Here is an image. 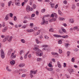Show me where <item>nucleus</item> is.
Segmentation results:
<instances>
[{
  "mask_svg": "<svg viewBox=\"0 0 79 79\" xmlns=\"http://www.w3.org/2000/svg\"><path fill=\"white\" fill-rule=\"evenodd\" d=\"M33 50L37 52H35V53L36 55L38 56H42L43 55V53H42L41 51L39 49V48H33Z\"/></svg>",
  "mask_w": 79,
  "mask_h": 79,
  "instance_id": "1",
  "label": "nucleus"
},
{
  "mask_svg": "<svg viewBox=\"0 0 79 79\" xmlns=\"http://www.w3.org/2000/svg\"><path fill=\"white\" fill-rule=\"evenodd\" d=\"M50 16V15H45L44 17L42 18V21L41 23V25H44L45 23L46 24H48V21H46L45 20V19L44 18V17H49Z\"/></svg>",
  "mask_w": 79,
  "mask_h": 79,
  "instance_id": "2",
  "label": "nucleus"
},
{
  "mask_svg": "<svg viewBox=\"0 0 79 79\" xmlns=\"http://www.w3.org/2000/svg\"><path fill=\"white\" fill-rule=\"evenodd\" d=\"M1 56L2 59H4L5 58V52L3 49H1Z\"/></svg>",
  "mask_w": 79,
  "mask_h": 79,
  "instance_id": "3",
  "label": "nucleus"
},
{
  "mask_svg": "<svg viewBox=\"0 0 79 79\" xmlns=\"http://www.w3.org/2000/svg\"><path fill=\"white\" fill-rule=\"evenodd\" d=\"M36 73H37V70H35L34 71H32V70L30 71V75L31 78H32V77H33V75H32V73L34 74H35Z\"/></svg>",
  "mask_w": 79,
  "mask_h": 79,
  "instance_id": "4",
  "label": "nucleus"
},
{
  "mask_svg": "<svg viewBox=\"0 0 79 79\" xmlns=\"http://www.w3.org/2000/svg\"><path fill=\"white\" fill-rule=\"evenodd\" d=\"M14 54H15V53H12L11 54V57L12 58H16V55H14Z\"/></svg>",
  "mask_w": 79,
  "mask_h": 79,
  "instance_id": "5",
  "label": "nucleus"
},
{
  "mask_svg": "<svg viewBox=\"0 0 79 79\" xmlns=\"http://www.w3.org/2000/svg\"><path fill=\"white\" fill-rule=\"evenodd\" d=\"M8 38H9V36H7L4 39H3V42H6L8 39Z\"/></svg>",
  "mask_w": 79,
  "mask_h": 79,
  "instance_id": "6",
  "label": "nucleus"
},
{
  "mask_svg": "<svg viewBox=\"0 0 79 79\" xmlns=\"http://www.w3.org/2000/svg\"><path fill=\"white\" fill-rule=\"evenodd\" d=\"M57 64L59 68H61V64H60V62L57 61Z\"/></svg>",
  "mask_w": 79,
  "mask_h": 79,
  "instance_id": "7",
  "label": "nucleus"
},
{
  "mask_svg": "<svg viewBox=\"0 0 79 79\" xmlns=\"http://www.w3.org/2000/svg\"><path fill=\"white\" fill-rule=\"evenodd\" d=\"M7 29H8L7 27H6L2 30V32H5L6 31Z\"/></svg>",
  "mask_w": 79,
  "mask_h": 79,
  "instance_id": "8",
  "label": "nucleus"
},
{
  "mask_svg": "<svg viewBox=\"0 0 79 79\" xmlns=\"http://www.w3.org/2000/svg\"><path fill=\"white\" fill-rule=\"evenodd\" d=\"M53 35L54 37H61V36L58 35L54 34Z\"/></svg>",
  "mask_w": 79,
  "mask_h": 79,
  "instance_id": "9",
  "label": "nucleus"
},
{
  "mask_svg": "<svg viewBox=\"0 0 79 79\" xmlns=\"http://www.w3.org/2000/svg\"><path fill=\"white\" fill-rule=\"evenodd\" d=\"M12 51V50L11 49H10L8 52V56H10V55L11 54V52Z\"/></svg>",
  "mask_w": 79,
  "mask_h": 79,
  "instance_id": "10",
  "label": "nucleus"
},
{
  "mask_svg": "<svg viewBox=\"0 0 79 79\" xmlns=\"http://www.w3.org/2000/svg\"><path fill=\"white\" fill-rule=\"evenodd\" d=\"M28 1V0H24V2H22V6H24V4H25V2H25L26 3Z\"/></svg>",
  "mask_w": 79,
  "mask_h": 79,
  "instance_id": "11",
  "label": "nucleus"
},
{
  "mask_svg": "<svg viewBox=\"0 0 79 79\" xmlns=\"http://www.w3.org/2000/svg\"><path fill=\"white\" fill-rule=\"evenodd\" d=\"M24 53V50H21L19 52V54L21 56L22 54H23V53Z\"/></svg>",
  "mask_w": 79,
  "mask_h": 79,
  "instance_id": "12",
  "label": "nucleus"
},
{
  "mask_svg": "<svg viewBox=\"0 0 79 79\" xmlns=\"http://www.w3.org/2000/svg\"><path fill=\"white\" fill-rule=\"evenodd\" d=\"M25 66V64H22L20 65H19V66L20 68H23Z\"/></svg>",
  "mask_w": 79,
  "mask_h": 79,
  "instance_id": "13",
  "label": "nucleus"
},
{
  "mask_svg": "<svg viewBox=\"0 0 79 79\" xmlns=\"http://www.w3.org/2000/svg\"><path fill=\"white\" fill-rule=\"evenodd\" d=\"M15 63V61L14 60H12L10 61V64L11 65H13Z\"/></svg>",
  "mask_w": 79,
  "mask_h": 79,
  "instance_id": "14",
  "label": "nucleus"
},
{
  "mask_svg": "<svg viewBox=\"0 0 79 79\" xmlns=\"http://www.w3.org/2000/svg\"><path fill=\"white\" fill-rule=\"evenodd\" d=\"M69 22L70 23H74V19H70Z\"/></svg>",
  "mask_w": 79,
  "mask_h": 79,
  "instance_id": "15",
  "label": "nucleus"
},
{
  "mask_svg": "<svg viewBox=\"0 0 79 79\" xmlns=\"http://www.w3.org/2000/svg\"><path fill=\"white\" fill-rule=\"evenodd\" d=\"M50 5H51V6L52 8H53L54 6H55V4H52V2H50Z\"/></svg>",
  "mask_w": 79,
  "mask_h": 79,
  "instance_id": "16",
  "label": "nucleus"
},
{
  "mask_svg": "<svg viewBox=\"0 0 79 79\" xmlns=\"http://www.w3.org/2000/svg\"><path fill=\"white\" fill-rule=\"evenodd\" d=\"M27 31L28 32H33L34 31V30L33 29H31L30 30H27Z\"/></svg>",
  "mask_w": 79,
  "mask_h": 79,
  "instance_id": "17",
  "label": "nucleus"
},
{
  "mask_svg": "<svg viewBox=\"0 0 79 79\" xmlns=\"http://www.w3.org/2000/svg\"><path fill=\"white\" fill-rule=\"evenodd\" d=\"M68 37H69V36L68 35L61 36V37H62L63 38H64V39H65V38L66 39L67 38H68Z\"/></svg>",
  "mask_w": 79,
  "mask_h": 79,
  "instance_id": "18",
  "label": "nucleus"
},
{
  "mask_svg": "<svg viewBox=\"0 0 79 79\" xmlns=\"http://www.w3.org/2000/svg\"><path fill=\"white\" fill-rule=\"evenodd\" d=\"M47 69L48 70V71H52L53 70V68H48Z\"/></svg>",
  "mask_w": 79,
  "mask_h": 79,
  "instance_id": "19",
  "label": "nucleus"
},
{
  "mask_svg": "<svg viewBox=\"0 0 79 79\" xmlns=\"http://www.w3.org/2000/svg\"><path fill=\"white\" fill-rule=\"evenodd\" d=\"M12 39H13V37L12 36H10V37L9 38V39L8 40V42H11V40H12Z\"/></svg>",
  "mask_w": 79,
  "mask_h": 79,
  "instance_id": "20",
  "label": "nucleus"
},
{
  "mask_svg": "<svg viewBox=\"0 0 79 79\" xmlns=\"http://www.w3.org/2000/svg\"><path fill=\"white\" fill-rule=\"evenodd\" d=\"M9 18H8V15H6V17L5 18V21H7L8 20Z\"/></svg>",
  "mask_w": 79,
  "mask_h": 79,
  "instance_id": "21",
  "label": "nucleus"
},
{
  "mask_svg": "<svg viewBox=\"0 0 79 79\" xmlns=\"http://www.w3.org/2000/svg\"><path fill=\"white\" fill-rule=\"evenodd\" d=\"M65 45L66 47H69V46H70V44H69L68 43H65Z\"/></svg>",
  "mask_w": 79,
  "mask_h": 79,
  "instance_id": "22",
  "label": "nucleus"
},
{
  "mask_svg": "<svg viewBox=\"0 0 79 79\" xmlns=\"http://www.w3.org/2000/svg\"><path fill=\"white\" fill-rule=\"evenodd\" d=\"M15 5L17 6H21V4L19 2H16Z\"/></svg>",
  "mask_w": 79,
  "mask_h": 79,
  "instance_id": "23",
  "label": "nucleus"
},
{
  "mask_svg": "<svg viewBox=\"0 0 79 79\" xmlns=\"http://www.w3.org/2000/svg\"><path fill=\"white\" fill-rule=\"evenodd\" d=\"M30 8V6H27L26 7L27 11H29V10Z\"/></svg>",
  "mask_w": 79,
  "mask_h": 79,
  "instance_id": "24",
  "label": "nucleus"
},
{
  "mask_svg": "<svg viewBox=\"0 0 79 79\" xmlns=\"http://www.w3.org/2000/svg\"><path fill=\"white\" fill-rule=\"evenodd\" d=\"M49 32H53V28H50L49 30Z\"/></svg>",
  "mask_w": 79,
  "mask_h": 79,
  "instance_id": "25",
  "label": "nucleus"
},
{
  "mask_svg": "<svg viewBox=\"0 0 79 79\" xmlns=\"http://www.w3.org/2000/svg\"><path fill=\"white\" fill-rule=\"evenodd\" d=\"M6 69L7 70V71L10 72L11 71V70L9 69H8V67H6Z\"/></svg>",
  "mask_w": 79,
  "mask_h": 79,
  "instance_id": "26",
  "label": "nucleus"
},
{
  "mask_svg": "<svg viewBox=\"0 0 79 79\" xmlns=\"http://www.w3.org/2000/svg\"><path fill=\"white\" fill-rule=\"evenodd\" d=\"M12 3V1H10L8 2V6H10L11 5V3Z\"/></svg>",
  "mask_w": 79,
  "mask_h": 79,
  "instance_id": "27",
  "label": "nucleus"
},
{
  "mask_svg": "<svg viewBox=\"0 0 79 79\" xmlns=\"http://www.w3.org/2000/svg\"><path fill=\"white\" fill-rule=\"evenodd\" d=\"M32 7L33 9H35L36 7V5L33 4Z\"/></svg>",
  "mask_w": 79,
  "mask_h": 79,
  "instance_id": "28",
  "label": "nucleus"
},
{
  "mask_svg": "<svg viewBox=\"0 0 79 79\" xmlns=\"http://www.w3.org/2000/svg\"><path fill=\"white\" fill-rule=\"evenodd\" d=\"M41 60H42V59L41 58H38L37 59V61H41Z\"/></svg>",
  "mask_w": 79,
  "mask_h": 79,
  "instance_id": "29",
  "label": "nucleus"
},
{
  "mask_svg": "<svg viewBox=\"0 0 79 79\" xmlns=\"http://www.w3.org/2000/svg\"><path fill=\"white\" fill-rule=\"evenodd\" d=\"M21 42H22V43H23V44L25 43V40H24L22 39H21Z\"/></svg>",
  "mask_w": 79,
  "mask_h": 79,
  "instance_id": "30",
  "label": "nucleus"
},
{
  "mask_svg": "<svg viewBox=\"0 0 79 79\" xmlns=\"http://www.w3.org/2000/svg\"><path fill=\"white\" fill-rule=\"evenodd\" d=\"M70 53H71V52H70L68 51L67 52V56H69Z\"/></svg>",
  "mask_w": 79,
  "mask_h": 79,
  "instance_id": "31",
  "label": "nucleus"
},
{
  "mask_svg": "<svg viewBox=\"0 0 79 79\" xmlns=\"http://www.w3.org/2000/svg\"><path fill=\"white\" fill-rule=\"evenodd\" d=\"M36 43H37V44H39V40H38V39H36Z\"/></svg>",
  "mask_w": 79,
  "mask_h": 79,
  "instance_id": "32",
  "label": "nucleus"
},
{
  "mask_svg": "<svg viewBox=\"0 0 79 79\" xmlns=\"http://www.w3.org/2000/svg\"><path fill=\"white\" fill-rule=\"evenodd\" d=\"M45 11V9L44 8L41 10L42 13H44Z\"/></svg>",
  "mask_w": 79,
  "mask_h": 79,
  "instance_id": "33",
  "label": "nucleus"
},
{
  "mask_svg": "<svg viewBox=\"0 0 79 79\" xmlns=\"http://www.w3.org/2000/svg\"><path fill=\"white\" fill-rule=\"evenodd\" d=\"M42 47H48V45H44L42 46Z\"/></svg>",
  "mask_w": 79,
  "mask_h": 79,
  "instance_id": "34",
  "label": "nucleus"
},
{
  "mask_svg": "<svg viewBox=\"0 0 79 79\" xmlns=\"http://www.w3.org/2000/svg\"><path fill=\"white\" fill-rule=\"evenodd\" d=\"M58 13L59 15H61V12L60 10H58Z\"/></svg>",
  "mask_w": 79,
  "mask_h": 79,
  "instance_id": "35",
  "label": "nucleus"
},
{
  "mask_svg": "<svg viewBox=\"0 0 79 79\" xmlns=\"http://www.w3.org/2000/svg\"><path fill=\"white\" fill-rule=\"evenodd\" d=\"M71 61L72 62H74V61H75V59L74 57H73L71 59Z\"/></svg>",
  "mask_w": 79,
  "mask_h": 79,
  "instance_id": "36",
  "label": "nucleus"
},
{
  "mask_svg": "<svg viewBox=\"0 0 79 79\" xmlns=\"http://www.w3.org/2000/svg\"><path fill=\"white\" fill-rule=\"evenodd\" d=\"M54 16L56 18H58V15H57V14L55 13L54 14Z\"/></svg>",
  "mask_w": 79,
  "mask_h": 79,
  "instance_id": "37",
  "label": "nucleus"
},
{
  "mask_svg": "<svg viewBox=\"0 0 79 79\" xmlns=\"http://www.w3.org/2000/svg\"><path fill=\"white\" fill-rule=\"evenodd\" d=\"M62 31H63V32H64L65 33V32H66V30L64 28L62 29Z\"/></svg>",
  "mask_w": 79,
  "mask_h": 79,
  "instance_id": "38",
  "label": "nucleus"
},
{
  "mask_svg": "<svg viewBox=\"0 0 79 79\" xmlns=\"http://www.w3.org/2000/svg\"><path fill=\"white\" fill-rule=\"evenodd\" d=\"M58 44H62V41L61 40H60L59 41Z\"/></svg>",
  "mask_w": 79,
  "mask_h": 79,
  "instance_id": "39",
  "label": "nucleus"
},
{
  "mask_svg": "<svg viewBox=\"0 0 79 79\" xmlns=\"http://www.w3.org/2000/svg\"><path fill=\"white\" fill-rule=\"evenodd\" d=\"M44 38L45 39H48V38H49V37H48V36L47 35L45 36Z\"/></svg>",
  "mask_w": 79,
  "mask_h": 79,
  "instance_id": "40",
  "label": "nucleus"
},
{
  "mask_svg": "<svg viewBox=\"0 0 79 79\" xmlns=\"http://www.w3.org/2000/svg\"><path fill=\"white\" fill-rule=\"evenodd\" d=\"M60 20H62V21H64V18L62 17L60 18Z\"/></svg>",
  "mask_w": 79,
  "mask_h": 79,
  "instance_id": "41",
  "label": "nucleus"
},
{
  "mask_svg": "<svg viewBox=\"0 0 79 79\" xmlns=\"http://www.w3.org/2000/svg\"><path fill=\"white\" fill-rule=\"evenodd\" d=\"M52 21H56V18H54L52 19Z\"/></svg>",
  "mask_w": 79,
  "mask_h": 79,
  "instance_id": "42",
  "label": "nucleus"
},
{
  "mask_svg": "<svg viewBox=\"0 0 79 79\" xmlns=\"http://www.w3.org/2000/svg\"><path fill=\"white\" fill-rule=\"evenodd\" d=\"M14 18V21H16V20H17V18H16V16H15Z\"/></svg>",
  "mask_w": 79,
  "mask_h": 79,
  "instance_id": "43",
  "label": "nucleus"
},
{
  "mask_svg": "<svg viewBox=\"0 0 79 79\" xmlns=\"http://www.w3.org/2000/svg\"><path fill=\"white\" fill-rule=\"evenodd\" d=\"M64 67L65 68L66 67V64L65 63H64V65H63Z\"/></svg>",
  "mask_w": 79,
  "mask_h": 79,
  "instance_id": "44",
  "label": "nucleus"
},
{
  "mask_svg": "<svg viewBox=\"0 0 79 79\" xmlns=\"http://www.w3.org/2000/svg\"><path fill=\"white\" fill-rule=\"evenodd\" d=\"M77 26L73 28V30H74V31L76 30V29H77Z\"/></svg>",
  "mask_w": 79,
  "mask_h": 79,
  "instance_id": "45",
  "label": "nucleus"
},
{
  "mask_svg": "<svg viewBox=\"0 0 79 79\" xmlns=\"http://www.w3.org/2000/svg\"><path fill=\"white\" fill-rule=\"evenodd\" d=\"M40 30H39L38 32L37 33V35H39V34H40Z\"/></svg>",
  "mask_w": 79,
  "mask_h": 79,
  "instance_id": "46",
  "label": "nucleus"
},
{
  "mask_svg": "<svg viewBox=\"0 0 79 79\" xmlns=\"http://www.w3.org/2000/svg\"><path fill=\"white\" fill-rule=\"evenodd\" d=\"M49 66L50 68H52V64H50V63H49Z\"/></svg>",
  "mask_w": 79,
  "mask_h": 79,
  "instance_id": "47",
  "label": "nucleus"
},
{
  "mask_svg": "<svg viewBox=\"0 0 79 79\" xmlns=\"http://www.w3.org/2000/svg\"><path fill=\"white\" fill-rule=\"evenodd\" d=\"M1 5L2 7H4V6H5V4L4 3H2L1 4Z\"/></svg>",
  "mask_w": 79,
  "mask_h": 79,
  "instance_id": "48",
  "label": "nucleus"
},
{
  "mask_svg": "<svg viewBox=\"0 0 79 79\" xmlns=\"http://www.w3.org/2000/svg\"><path fill=\"white\" fill-rule=\"evenodd\" d=\"M10 17H11V18H12V17H13V14L11 13H10Z\"/></svg>",
  "mask_w": 79,
  "mask_h": 79,
  "instance_id": "49",
  "label": "nucleus"
},
{
  "mask_svg": "<svg viewBox=\"0 0 79 79\" xmlns=\"http://www.w3.org/2000/svg\"><path fill=\"white\" fill-rule=\"evenodd\" d=\"M69 70H70L71 71V72H74V70L73 69H68V71H69Z\"/></svg>",
  "mask_w": 79,
  "mask_h": 79,
  "instance_id": "50",
  "label": "nucleus"
},
{
  "mask_svg": "<svg viewBox=\"0 0 79 79\" xmlns=\"http://www.w3.org/2000/svg\"><path fill=\"white\" fill-rule=\"evenodd\" d=\"M59 53H62V50L61 49H60L59 51Z\"/></svg>",
  "mask_w": 79,
  "mask_h": 79,
  "instance_id": "51",
  "label": "nucleus"
},
{
  "mask_svg": "<svg viewBox=\"0 0 79 79\" xmlns=\"http://www.w3.org/2000/svg\"><path fill=\"white\" fill-rule=\"evenodd\" d=\"M30 5H32V1H30Z\"/></svg>",
  "mask_w": 79,
  "mask_h": 79,
  "instance_id": "52",
  "label": "nucleus"
},
{
  "mask_svg": "<svg viewBox=\"0 0 79 79\" xmlns=\"http://www.w3.org/2000/svg\"><path fill=\"white\" fill-rule=\"evenodd\" d=\"M59 32L60 34H61V33H63V31H62V30H59Z\"/></svg>",
  "mask_w": 79,
  "mask_h": 79,
  "instance_id": "53",
  "label": "nucleus"
},
{
  "mask_svg": "<svg viewBox=\"0 0 79 79\" xmlns=\"http://www.w3.org/2000/svg\"><path fill=\"white\" fill-rule=\"evenodd\" d=\"M34 16H35V14H32V15H31V17H34Z\"/></svg>",
  "mask_w": 79,
  "mask_h": 79,
  "instance_id": "54",
  "label": "nucleus"
},
{
  "mask_svg": "<svg viewBox=\"0 0 79 79\" xmlns=\"http://www.w3.org/2000/svg\"><path fill=\"white\" fill-rule=\"evenodd\" d=\"M22 77H25V76H26V75L25 74H24L22 75Z\"/></svg>",
  "mask_w": 79,
  "mask_h": 79,
  "instance_id": "55",
  "label": "nucleus"
},
{
  "mask_svg": "<svg viewBox=\"0 0 79 79\" xmlns=\"http://www.w3.org/2000/svg\"><path fill=\"white\" fill-rule=\"evenodd\" d=\"M63 3L64 4H66L67 3V1H64L63 2Z\"/></svg>",
  "mask_w": 79,
  "mask_h": 79,
  "instance_id": "56",
  "label": "nucleus"
},
{
  "mask_svg": "<svg viewBox=\"0 0 79 79\" xmlns=\"http://www.w3.org/2000/svg\"><path fill=\"white\" fill-rule=\"evenodd\" d=\"M63 26H64V27H66V26H67V24L66 23H64L63 24Z\"/></svg>",
  "mask_w": 79,
  "mask_h": 79,
  "instance_id": "57",
  "label": "nucleus"
},
{
  "mask_svg": "<svg viewBox=\"0 0 79 79\" xmlns=\"http://www.w3.org/2000/svg\"><path fill=\"white\" fill-rule=\"evenodd\" d=\"M26 25H24L22 27V28H24V29L26 28Z\"/></svg>",
  "mask_w": 79,
  "mask_h": 79,
  "instance_id": "58",
  "label": "nucleus"
},
{
  "mask_svg": "<svg viewBox=\"0 0 79 79\" xmlns=\"http://www.w3.org/2000/svg\"><path fill=\"white\" fill-rule=\"evenodd\" d=\"M73 9H74L75 8V5H73L72 6Z\"/></svg>",
  "mask_w": 79,
  "mask_h": 79,
  "instance_id": "59",
  "label": "nucleus"
},
{
  "mask_svg": "<svg viewBox=\"0 0 79 79\" xmlns=\"http://www.w3.org/2000/svg\"><path fill=\"white\" fill-rule=\"evenodd\" d=\"M51 17H52V18H54V15H53V14H52L51 15Z\"/></svg>",
  "mask_w": 79,
  "mask_h": 79,
  "instance_id": "60",
  "label": "nucleus"
},
{
  "mask_svg": "<svg viewBox=\"0 0 79 79\" xmlns=\"http://www.w3.org/2000/svg\"><path fill=\"white\" fill-rule=\"evenodd\" d=\"M57 8H58V4H57L55 6V8L56 9Z\"/></svg>",
  "mask_w": 79,
  "mask_h": 79,
  "instance_id": "61",
  "label": "nucleus"
},
{
  "mask_svg": "<svg viewBox=\"0 0 79 79\" xmlns=\"http://www.w3.org/2000/svg\"><path fill=\"white\" fill-rule=\"evenodd\" d=\"M2 26L3 27H5V22H3Z\"/></svg>",
  "mask_w": 79,
  "mask_h": 79,
  "instance_id": "62",
  "label": "nucleus"
},
{
  "mask_svg": "<svg viewBox=\"0 0 79 79\" xmlns=\"http://www.w3.org/2000/svg\"><path fill=\"white\" fill-rule=\"evenodd\" d=\"M29 10L30 11H32V8L30 7V9Z\"/></svg>",
  "mask_w": 79,
  "mask_h": 79,
  "instance_id": "63",
  "label": "nucleus"
},
{
  "mask_svg": "<svg viewBox=\"0 0 79 79\" xmlns=\"http://www.w3.org/2000/svg\"><path fill=\"white\" fill-rule=\"evenodd\" d=\"M23 23H27V20H25L23 21Z\"/></svg>",
  "mask_w": 79,
  "mask_h": 79,
  "instance_id": "64",
  "label": "nucleus"
}]
</instances>
